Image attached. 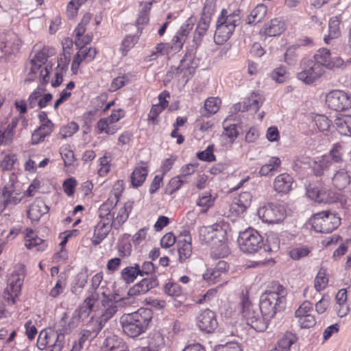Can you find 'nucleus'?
I'll use <instances>...</instances> for the list:
<instances>
[{
    "label": "nucleus",
    "instance_id": "nucleus-21",
    "mask_svg": "<svg viewBox=\"0 0 351 351\" xmlns=\"http://www.w3.org/2000/svg\"><path fill=\"white\" fill-rule=\"evenodd\" d=\"M158 285L155 278H144L138 283L134 285L128 291L131 296L143 295Z\"/></svg>",
    "mask_w": 351,
    "mask_h": 351
},
{
    "label": "nucleus",
    "instance_id": "nucleus-52",
    "mask_svg": "<svg viewBox=\"0 0 351 351\" xmlns=\"http://www.w3.org/2000/svg\"><path fill=\"white\" fill-rule=\"evenodd\" d=\"M214 145H211L200 152L197 154V158L203 161L213 162L216 160L215 156L213 154Z\"/></svg>",
    "mask_w": 351,
    "mask_h": 351
},
{
    "label": "nucleus",
    "instance_id": "nucleus-2",
    "mask_svg": "<svg viewBox=\"0 0 351 351\" xmlns=\"http://www.w3.org/2000/svg\"><path fill=\"white\" fill-rule=\"evenodd\" d=\"M199 239L210 245L212 254L217 258L224 257L229 254L226 231L218 223L202 227L199 229Z\"/></svg>",
    "mask_w": 351,
    "mask_h": 351
},
{
    "label": "nucleus",
    "instance_id": "nucleus-5",
    "mask_svg": "<svg viewBox=\"0 0 351 351\" xmlns=\"http://www.w3.org/2000/svg\"><path fill=\"white\" fill-rule=\"evenodd\" d=\"M241 305L242 317L246 324L256 331H264L267 328L268 323L261 314L260 306L252 304L247 298L243 299Z\"/></svg>",
    "mask_w": 351,
    "mask_h": 351
},
{
    "label": "nucleus",
    "instance_id": "nucleus-64",
    "mask_svg": "<svg viewBox=\"0 0 351 351\" xmlns=\"http://www.w3.org/2000/svg\"><path fill=\"white\" fill-rule=\"evenodd\" d=\"M287 77V73L283 67H279L275 69L272 73V78L278 83L284 82Z\"/></svg>",
    "mask_w": 351,
    "mask_h": 351
},
{
    "label": "nucleus",
    "instance_id": "nucleus-9",
    "mask_svg": "<svg viewBox=\"0 0 351 351\" xmlns=\"http://www.w3.org/2000/svg\"><path fill=\"white\" fill-rule=\"evenodd\" d=\"M326 104L331 110L343 111L351 108V96L343 90H333L326 95Z\"/></svg>",
    "mask_w": 351,
    "mask_h": 351
},
{
    "label": "nucleus",
    "instance_id": "nucleus-33",
    "mask_svg": "<svg viewBox=\"0 0 351 351\" xmlns=\"http://www.w3.org/2000/svg\"><path fill=\"white\" fill-rule=\"evenodd\" d=\"M147 173L148 169L147 167H136L130 177L132 186L134 187L140 186L145 182Z\"/></svg>",
    "mask_w": 351,
    "mask_h": 351
},
{
    "label": "nucleus",
    "instance_id": "nucleus-45",
    "mask_svg": "<svg viewBox=\"0 0 351 351\" xmlns=\"http://www.w3.org/2000/svg\"><path fill=\"white\" fill-rule=\"evenodd\" d=\"M314 121L318 130L322 132H328L332 127L331 121L325 115L316 114Z\"/></svg>",
    "mask_w": 351,
    "mask_h": 351
},
{
    "label": "nucleus",
    "instance_id": "nucleus-59",
    "mask_svg": "<svg viewBox=\"0 0 351 351\" xmlns=\"http://www.w3.org/2000/svg\"><path fill=\"white\" fill-rule=\"evenodd\" d=\"M328 160L326 158L323 157L314 162L313 165V170L317 176H321L324 173V170L327 168Z\"/></svg>",
    "mask_w": 351,
    "mask_h": 351
},
{
    "label": "nucleus",
    "instance_id": "nucleus-26",
    "mask_svg": "<svg viewBox=\"0 0 351 351\" xmlns=\"http://www.w3.org/2000/svg\"><path fill=\"white\" fill-rule=\"evenodd\" d=\"M240 19L239 11L228 13V10L223 9L217 22L219 23H222V24L227 27H232L234 30L235 27L239 24Z\"/></svg>",
    "mask_w": 351,
    "mask_h": 351
},
{
    "label": "nucleus",
    "instance_id": "nucleus-27",
    "mask_svg": "<svg viewBox=\"0 0 351 351\" xmlns=\"http://www.w3.org/2000/svg\"><path fill=\"white\" fill-rule=\"evenodd\" d=\"M252 201V195L251 193L249 191L243 192L234 199L231 208L238 213H243L250 206Z\"/></svg>",
    "mask_w": 351,
    "mask_h": 351
},
{
    "label": "nucleus",
    "instance_id": "nucleus-41",
    "mask_svg": "<svg viewBox=\"0 0 351 351\" xmlns=\"http://www.w3.org/2000/svg\"><path fill=\"white\" fill-rule=\"evenodd\" d=\"M96 53L97 51L95 48L91 49L88 48L86 46H82L74 56L73 60L78 61L80 64L86 58H88L90 60H93Z\"/></svg>",
    "mask_w": 351,
    "mask_h": 351
},
{
    "label": "nucleus",
    "instance_id": "nucleus-36",
    "mask_svg": "<svg viewBox=\"0 0 351 351\" xmlns=\"http://www.w3.org/2000/svg\"><path fill=\"white\" fill-rule=\"evenodd\" d=\"M315 62L321 65L322 68L328 69L330 67V62L331 60V56L330 51L326 48L319 49L313 56Z\"/></svg>",
    "mask_w": 351,
    "mask_h": 351
},
{
    "label": "nucleus",
    "instance_id": "nucleus-56",
    "mask_svg": "<svg viewBox=\"0 0 351 351\" xmlns=\"http://www.w3.org/2000/svg\"><path fill=\"white\" fill-rule=\"evenodd\" d=\"M215 351H243V348L237 342L230 341L223 345H218Z\"/></svg>",
    "mask_w": 351,
    "mask_h": 351
},
{
    "label": "nucleus",
    "instance_id": "nucleus-42",
    "mask_svg": "<svg viewBox=\"0 0 351 351\" xmlns=\"http://www.w3.org/2000/svg\"><path fill=\"white\" fill-rule=\"evenodd\" d=\"M296 340L297 338L293 333L287 332L278 341V346L280 351H289Z\"/></svg>",
    "mask_w": 351,
    "mask_h": 351
},
{
    "label": "nucleus",
    "instance_id": "nucleus-34",
    "mask_svg": "<svg viewBox=\"0 0 351 351\" xmlns=\"http://www.w3.org/2000/svg\"><path fill=\"white\" fill-rule=\"evenodd\" d=\"M280 165L281 160L278 157H271L267 163L261 167L259 174L262 176H267L276 171Z\"/></svg>",
    "mask_w": 351,
    "mask_h": 351
},
{
    "label": "nucleus",
    "instance_id": "nucleus-17",
    "mask_svg": "<svg viewBox=\"0 0 351 351\" xmlns=\"http://www.w3.org/2000/svg\"><path fill=\"white\" fill-rule=\"evenodd\" d=\"M264 101L263 97L259 93H252L251 95L246 98L243 104L235 105V109L240 111H247L250 110L257 112Z\"/></svg>",
    "mask_w": 351,
    "mask_h": 351
},
{
    "label": "nucleus",
    "instance_id": "nucleus-3",
    "mask_svg": "<svg viewBox=\"0 0 351 351\" xmlns=\"http://www.w3.org/2000/svg\"><path fill=\"white\" fill-rule=\"evenodd\" d=\"M152 319V311L141 308L137 311L124 314L120 319L123 332L130 337H136L144 332Z\"/></svg>",
    "mask_w": 351,
    "mask_h": 351
},
{
    "label": "nucleus",
    "instance_id": "nucleus-61",
    "mask_svg": "<svg viewBox=\"0 0 351 351\" xmlns=\"http://www.w3.org/2000/svg\"><path fill=\"white\" fill-rule=\"evenodd\" d=\"M80 318L79 315L74 312L67 325H62L63 332L69 333L73 329L76 328L80 323Z\"/></svg>",
    "mask_w": 351,
    "mask_h": 351
},
{
    "label": "nucleus",
    "instance_id": "nucleus-16",
    "mask_svg": "<svg viewBox=\"0 0 351 351\" xmlns=\"http://www.w3.org/2000/svg\"><path fill=\"white\" fill-rule=\"evenodd\" d=\"M293 178L287 173L277 176L274 180V189L278 193L288 194L293 189Z\"/></svg>",
    "mask_w": 351,
    "mask_h": 351
},
{
    "label": "nucleus",
    "instance_id": "nucleus-6",
    "mask_svg": "<svg viewBox=\"0 0 351 351\" xmlns=\"http://www.w3.org/2000/svg\"><path fill=\"white\" fill-rule=\"evenodd\" d=\"M310 221L312 228L316 232L324 234L332 232L341 223L340 217L337 214L328 211L315 214Z\"/></svg>",
    "mask_w": 351,
    "mask_h": 351
},
{
    "label": "nucleus",
    "instance_id": "nucleus-15",
    "mask_svg": "<svg viewBox=\"0 0 351 351\" xmlns=\"http://www.w3.org/2000/svg\"><path fill=\"white\" fill-rule=\"evenodd\" d=\"M199 328L206 332H212L217 327L215 314L209 309H205L197 317Z\"/></svg>",
    "mask_w": 351,
    "mask_h": 351
},
{
    "label": "nucleus",
    "instance_id": "nucleus-12",
    "mask_svg": "<svg viewBox=\"0 0 351 351\" xmlns=\"http://www.w3.org/2000/svg\"><path fill=\"white\" fill-rule=\"evenodd\" d=\"M101 314L97 320L91 319V325L96 326V331H100L105 324L116 313L117 306L114 302L105 299L102 300Z\"/></svg>",
    "mask_w": 351,
    "mask_h": 351
},
{
    "label": "nucleus",
    "instance_id": "nucleus-19",
    "mask_svg": "<svg viewBox=\"0 0 351 351\" xmlns=\"http://www.w3.org/2000/svg\"><path fill=\"white\" fill-rule=\"evenodd\" d=\"M332 183L339 190L345 189L351 185V171L346 168L337 170L332 178Z\"/></svg>",
    "mask_w": 351,
    "mask_h": 351
},
{
    "label": "nucleus",
    "instance_id": "nucleus-49",
    "mask_svg": "<svg viewBox=\"0 0 351 351\" xmlns=\"http://www.w3.org/2000/svg\"><path fill=\"white\" fill-rule=\"evenodd\" d=\"M328 282V278L326 275V270L321 268L315 279L314 287L317 291L325 289Z\"/></svg>",
    "mask_w": 351,
    "mask_h": 351
},
{
    "label": "nucleus",
    "instance_id": "nucleus-23",
    "mask_svg": "<svg viewBox=\"0 0 351 351\" xmlns=\"http://www.w3.org/2000/svg\"><path fill=\"white\" fill-rule=\"evenodd\" d=\"M53 123L50 120L47 119L32 133V143L36 145L44 141L45 137L49 136L53 131Z\"/></svg>",
    "mask_w": 351,
    "mask_h": 351
},
{
    "label": "nucleus",
    "instance_id": "nucleus-47",
    "mask_svg": "<svg viewBox=\"0 0 351 351\" xmlns=\"http://www.w3.org/2000/svg\"><path fill=\"white\" fill-rule=\"evenodd\" d=\"M131 210V204L130 203L125 204L124 206L119 209L116 217H114V226H116L117 223L118 226L123 224L128 219Z\"/></svg>",
    "mask_w": 351,
    "mask_h": 351
},
{
    "label": "nucleus",
    "instance_id": "nucleus-53",
    "mask_svg": "<svg viewBox=\"0 0 351 351\" xmlns=\"http://www.w3.org/2000/svg\"><path fill=\"white\" fill-rule=\"evenodd\" d=\"M321 195V203L331 204L335 202L338 199V195L337 193L324 187H322Z\"/></svg>",
    "mask_w": 351,
    "mask_h": 351
},
{
    "label": "nucleus",
    "instance_id": "nucleus-14",
    "mask_svg": "<svg viewBox=\"0 0 351 351\" xmlns=\"http://www.w3.org/2000/svg\"><path fill=\"white\" fill-rule=\"evenodd\" d=\"M192 239L188 231H184L177 241L178 260L180 263L185 262L192 254Z\"/></svg>",
    "mask_w": 351,
    "mask_h": 351
},
{
    "label": "nucleus",
    "instance_id": "nucleus-24",
    "mask_svg": "<svg viewBox=\"0 0 351 351\" xmlns=\"http://www.w3.org/2000/svg\"><path fill=\"white\" fill-rule=\"evenodd\" d=\"M45 240L39 238L32 229L25 230V245L28 249L36 248L38 251H43L45 247Z\"/></svg>",
    "mask_w": 351,
    "mask_h": 351
},
{
    "label": "nucleus",
    "instance_id": "nucleus-48",
    "mask_svg": "<svg viewBox=\"0 0 351 351\" xmlns=\"http://www.w3.org/2000/svg\"><path fill=\"white\" fill-rule=\"evenodd\" d=\"M79 130V125L75 122H70L67 125L62 126L58 134V137L61 139L66 138L73 136Z\"/></svg>",
    "mask_w": 351,
    "mask_h": 351
},
{
    "label": "nucleus",
    "instance_id": "nucleus-54",
    "mask_svg": "<svg viewBox=\"0 0 351 351\" xmlns=\"http://www.w3.org/2000/svg\"><path fill=\"white\" fill-rule=\"evenodd\" d=\"M138 38L135 36H128L122 42L121 51L123 56H126L128 51L137 43Z\"/></svg>",
    "mask_w": 351,
    "mask_h": 351
},
{
    "label": "nucleus",
    "instance_id": "nucleus-44",
    "mask_svg": "<svg viewBox=\"0 0 351 351\" xmlns=\"http://www.w3.org/2000/svg\"><path fill=\"white\" fill-rule=\"evenodd\" d=\"M221 104V100L218 97H209L204 102V108L207 114L206 116H210V114H215L219 109ZM205 115V114H204Z\"/></svg>",
    "mask_w": 351,
    "mask_h": 351
},
{
    "label": "nucleus",
    "instance_id": "nucleus-13",
    "mask_svg": "<svg viewBox=\"0 0 351 351\" xmlns=\"http://www.w3.org/2000/svg\"><path fill=\"white\" fill-rule=\"evenodd\" d=\"M20 41L13 32L0 34V52L13 53L19 49Z\"/></svg>",
    "mask_w": 351,
    "mask_h": 351
},
{
    "label": "nucleus",
    "instance_id": "nucleus-35",
    "mask_svg": "<svg viewBox=\"0 0 351 351\" xmlns=\"http://www.w3.org/2000/svg\"><path fill=\"white\" fill-rule=\"evenodd\" d=\"M267 11V8L266 5L264 4L258 5L248 16V23L256 24L259 23L266 15Z\"/></svg>",
    "mask_w": 351,
    "mask_h": 351
},
{
    "label": "nucleus",
    "instance_id": "nucleus-55",
    "mask_svg": "<svg viewBox=\"0 0 351 351\" xmlns=\"http://www.w3.org/2000/svg\"><path fill=\"white\" fill-rule=\"evenodd\" d=\"M17 160L15 154H8L5 156L2 161L0 162V168L2 171H9L12 169L14 165Z\"/></svg>",
    "mask_w": 351,
    "mask_h": 351
},
{
    "label": "nucleus",
    "instance_id": "nucleus-31",
    "mask_svg": "<svg viewBox=\"0 0 351 351\" xmlns=\"http://www.w3.org/2000/svg\"><path fill=\"white\" fill-rule=\"evenodd\" d=\"M335 125L339 134L351 136V114L337 117Z\"/></svg>",
    "mask_w": 351,
    "mask_h": 351
},
{
    "label": "nucleus",
    "instance_id": "nucleus-8",
    "mask_svg": "<svg viewBox=\"0 0 351 351\" xmlns=\"http://www.w3.org/2000/svg\"><path fill=\"white\" fill-rule=\"evenodd\" d=\"M25 278L24 268L20 266L17 271H14L8 278V285L4 291L3 298L11 304L15 303V299L18 297Z\"/></svg>",
    "mask_w": 351,
    "mask_h": 351
},
{
    "label": "nucleus",
    "instance_id": "nucleus-18",
    "mask_svg": "<svg viewBox=\"0 0 351 351\" xmlns=\"http://www.w3.org/2000/svg\"><path fill=\"white\" fill-rule=\"evenodd\" d=\"M63 337V345L65 344V335L62 332H54L52 330H43L40 332L37 340V347L39 350H43L47 346H50L53 343H56L58 337Z\"/></svg>",
    "mask_w": 351,
    "mask_h": 351
},
{
    "label": "nucleus",
    "instance_id": "nucleus-25",
    "mask_svg": "<svg viewBox=\"0 0 351 351\" xmlns=\"http://www.w3.org/2000/svg\"><path fill=\"white\" fill-rule=\"evenodd\" d=\"M113 225L99 221L95 226L91 239L93 245H99L109 234Z\"/></svg>",
    "mask_w": 351,
    "mask_h": 351
},
{
    "label": "nucleus",
    "instance_id": "nucleus-7",
    "mask_svg": "<svg viewBox=\"0 0 351 351\" xmlns=\"http://www.w3.org/2000/svg\"><path fill=\"white\" fill-rule=\"evenodd\" d=\"M238 243L243 252L254 253L262 247L263 239L256 230L248 228L240 233Z\"/></svg>",
    "mask_w": 351,
    "mask_h": 351
},
{
    "label": "nucleus",
    "instance_id": "nucleus-1",
    "mask_svg": "<svg viewBox=\"0 0 351 351\" xmlns=\"http://www.w3.org/2000/svg\"><path fill=\"white\" fill-rule=\"evenodd\" d=\"M287 291L277 282H273L261 296L260 310L267 322L285 308Z\"/></svg>",
    "mask_w": 351,
    "mask_h": 351
},
{
    "label": "nucleus",
    "instance_id": "nucleus-46",
    "mask_svg": "<svg viewBox=\"0 0 351 351\" xmlns=\"http://www.w3.org/2000/svg\"><path fill=\"white\" fill-rule=\"evenodd\" d=\"M267 243L265 250L267 252H276L280 247V239L276 233L272 232L267 234Z\"/></svg>",
    "mask_w": 351,
    "mask_h": 351
},
{
    "label": "nucleus",
    "instance_id": "nucleus-30",
    "mask_svg": "<svg viewBox=\"0 0 351 351\" xmlns=\"http://www.w3.org/2000/svg\"><path fill=\"white\" fill-rule=\"evenodd\" d=\"M104 345L106 351H128L126 344L115 335L108 337Z\"/></svg>",
    "mask_w": 351,
    "mask_h": 351
},
{
    "label": "nucleus",
    "instance_id": "nucleus-58",
    "mask_svg": "<svg viewBox=\"0 0 351 351\" xmlns=\"http://www.w3.org/2000/svg\"><path fill=\"white\" fill-rule=\"evenodd\" d=\"M221 274L219 273L215 268L208 269L206 272L203 274V278L212 283H217L219 282V278L221 277Z\"/></svg>",
    "mask_w": 351,
    "mask_h": 351
},
{
    "label": "nucleus",
    "instance_id": "nucleus-57",
    "mask_svg": "<svg viewBox=\"0 0 351 351\" xmlns=\"http://www.w3.org/2000/svg\"><path fill=\"white\" fill-rule=\"evenodd\" d=\"M301 328H309L314 326L316 324V319L314 315L308 314L302 317H297Z\"/></svg>",
    "mask_w": 351,
    "mask_h": 351
},
{
    "label": "nucleus",
    "instance_id": "nucleus-20",
    "mask_svg": "<svg viewBox=\"0 0 351 351\" xmlns=\"http://www.w3.org/2000/svg\"><path fill=\"white\" fill-rule=\"evenodd\" d=\"M0 196L5 208L9 204H17L21 202L22 197L21 192L16 189V186H14L13 184L11 185H5Z\"/></svg>",
    "mask_w": 351,
    "mask_h": 351
},
{
    "label": "nucleus",
    "instance_id": "nucleus-51",
    "mask_svg": "<svg viewBox=\"0 0 351 351\" xmlns=\"http://www.w3.org/2000/svg\"><path fill=\"white\" fill-rule=\"evenodd\" d=\"M165 293L172 297H179L182 295V289L181 287L175 282H168L164 287Z\"/></svg>",
    "mask_w": 351,
    "mask_h": 351
},
{
    "label": "nucleus",
    "instance_id": "nucleus-11",
    "mask_svg": "<svg viewBox=\"0 0 351 351\" xmlns=\"http://www.w3.org/2000/svg\"><path fill=\"white\" fill-rule=\"evenodd\" d=\"M302 65V70L298 73V78L305 84L313 83L324 73V68L313 60H304Z\"/></svg>",
    "mask_w": 351,
    "mask_h": 351
},
{
    "label": "nucleus",
    "instance_id": "nucleus-50",
    "mask_svg": "<svg viewBox=\"0 0 351 351\" xmlns=\"http://www.w3.org/2000/svg\"><path fill=\"white\" fill-rule=\"evenodd\" d=\"M223 126L224 128L223 134L227 136L230 138V141L231 143L234 142V141L237 138L239 132L237 130L236 124H229L228 121L226 120L223 123Z\"/></svg>",
    "mask_w": 351,
    "mask_h": 351
},
{
    "label": "nucleus",
    "instance_id": "nucleus-38",
    "mask_svg": "<svg viewBox=\"0 0 351 351\" xmlns=\"http://www.w3.org/2000/svg\"><path fill=\"white\" fill-rule=\"evenodd\" d=\"M211 20L206 16V18H200L195 33L194 40L199 43L202 37L206 34Z\"/></svg>",
    "mask_w": 351,
    "mask_h": 351
},
{
    "label": "nucleus",
    "instance_id": "nucleus-29",
    "mask_svg": "<svg viewBox=\"0 0 351 351\" xmlns=\"http://www.w3.org/2000/svg\"><path fill=\"white\" fill-rule=\"evenodd\" d=\"M286 29L284 21L279 19H274L265 25L264 34L269 36H276L281 34Z\"/></svg>",
    "mask_w": 351,
    "mask_h": 351
},
{
    "label": "nucleus",
    "instance_id": "nucleus-4",
    "mask_svg": "<svg viewBox=\"0 0 351 351\" xmlns=\"http://www.w3.org/2000/svg\"><path fill=\"white\" fill-rule=\"evenodd\" d=\"M48 57V50L45 47L41 50L34 51L31 60L26 64L27 77L25 82L38 79L43 84L48 82L49 71L45 66Z\"/></svg>",
    "mask_w": 351,
    "mask_h": 351
},
{
    "label": "nucleus",
    "instance_id": "nucleus-43",
    "mask_svg": "<svg viewBox=\"0 0 351 351\" xmlns=\"http://www.w3.org/2000/svg\"><path fill=\"white\" fill-rule=\"evenodd\" d=\"M215 199V198L210 192H204L199 196L197 205L205 208L202 210V213H206L209 208L213 206Z\"/></svg>",
    "mask_w": 351,
    "mask_h": 351
},
{
    "label": "nucleus",
    "instance_id": "nucleus-32",
    "mask_svg": "<svg viewBox=\"0 0 351 351\" xmlns=\"http://www.w3.org/2000/svg\"><path fill=\"white\" fill-rule=\"evenodd\" d=\"M112 208V202L109 201L104 203L99 207L98 210L99 221L114 225V213H111Z\"/></svg>",
    "mask_w": 351,
    "mask_h": 351
},
{
    "label": "nucleus",
    "instance_id": "nucleus-28",
    "mask_svg": "<svg viewBox=\"0 0 351 351\" xmlns=\"http://www.w3.org/2000/svg\"><path fill=\"white\" fill-rule=\"evenodd\" d=\"M233 27H227L222 23H216V30L214 36L215 43L217 45H222L226 43L234 32Z\"/></svg>",
    "mask_w": 351,
    "mask_h": 351
},
{
    "label": "nucleus",
    "instance_id": "nucleus-22",
    "mask_svg": "<svg viewBox=\"0 0 351 351\" xmlns=\"http://www.w3.org/2000/svg\"><path fill=\"white\" fill-rule=\"evenodd\" d=\"M49 209L42 199L37 198L30 205L27 210V217L33 221H38L43 215L48 213Z\"/></svg>",
    "mask_w": 351,
    "mask_h": 351
},
{
    "label": "nucleus",
    "instance_id": "nucleus-10",
    "mask_svg": "<svg viewBox=\"0 0 351 351\" xmlns=\"http://www.w3.org/2000/svg\"><path fill=\"white\" fill-rule=\"evenodd\" d=\"M258 214L263 221L268 223H277L285 218L286 211L282 206L270 203L260 208Z\"/></svg>",
    "mask_w": 351,
    "mask_h": 351
},
{
    "label": "nucleus",
    "instance_id": "nucleus-37",
    "mask_svg": "<svg viewBox=\"0 0 351 351\" xmlns=\"http://www.w3.org/2000/svg\"><path fill=\"white\" fill-rule=\"evenodd\" d=\"M140 266L135 264L134 266L127 267L121 271V278L126 283H132L140 275Z\"/></svg>",
    "mask_w": 351,
    "mask_h": 351
},
{
    "label": "nucleus",
    "instance_id": "nucleus-63",
    "mask_svg": "<svg viewBox=\"0 0 351 351\" xmlns=\"http://www.w3.org/2000/svg\"><path fill=\"white\" fill-rule=\"evenodd\" d=\"M322 191V187H309L307 189L306 195L312 200L321 203Z\"/></svg>",
    "mask_w": 351,
    "mask_h": 351
},
{
    "label": "nucleus",
    "instance_id": "nucleus-40",
    "mask_svg": "<svg viewBox=\"0 0 351 351\" xmlns=\"http://www.w3.org/2000/svg\"><path fill=\"white\" fill-rule=\"evenodd\" d=\"M87 328L82 330L80 332V338L78 341H75V343H80L81 346H83V343L90 338L95 337L99 331H96V326L91 325V320L87 324Z\"/></svg>",
    "mask_w": 351,
    "mask_h": 351
},
{
    "label": "nucleus",
    "instance_id": "nucleus-39",
    "mask_svg": "<svg viewBox=\"0 0 351 351\" xmlns=\"http://www.w3.org/2000/svg\"><path fill=\"white\" fill-rule=\"evenodd\" d=\"M339 25V16H335L330 18L328 23L329 34L324 38L326 43H328L329 39H334L340 36Z\"/></svg>",
    "mask_w": 351,
    "mask_h": 351
},
{
    "label": "nucleus",
    "instance_id": "nucleus-60",
    "mask_svg": "<svg viewBox=\"0 0 351 351\" xmlns=\"http://www.w3.org/2000/svg\"><path fill=\"white\" fill-rule=\"evenodd\" d=\"M349 62L347 61H344L340 57H335L334 58H331L330 62V67L328 68L329 70H334L335 69L345 70L346 69L348 64Z\"/></svg>",
    "mask_w": 351,
    "mask_h": 351
},
{
    "label": "nucleus",
    "instance_id": "nucleus-62",
    "mask_svg": "<svg viewBox=\"0 0 351 351\" xmlns=\"http://www.w3.org/2000/svg\"><path fill=\"white\" fill-rule=\"evenodd\" d=\"M60 154L66 167L73 165L75 162V156L73 151L67 149H62L60 151Z\"/></svg>",
    "mask_w": 351,
    "mask_h": 351
}]
</instances>
